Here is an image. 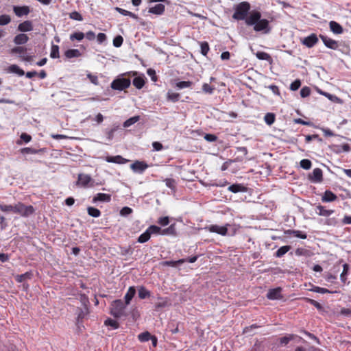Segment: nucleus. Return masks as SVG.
<instances>
[{"instance_id":"obj_1","label":"nucleus","mask_w":351,"mask_h":351,"mask_svg":"<svg viewBox=\"0 0 351 351\" xmlns=\"http://www.w3.org/2000/svg\"><path fill=\"white\" fill-rule=\"evenodd\" d=\"M245 23L248 26H254L255 32H263L268 34L271 31L269 22L267 19H261V13L259 11L253 10L250 12L248 17L245 19Z\"/></svg>"},{"instance_id":"obj_2","label":"nucleus","mask_w":351,"mask_h":351,"mask_svg":"<svg viewBox=\"0 0 351 351\" xmlns=\"http://www.w3.org/2000/svg\"><path fill=\"white\" fill-rule=\"evenodd\" d=\"M127 306L121 300H115L110 304V313L117 319L125 317L128 316Z\"/></svg>"},{"instance_id":"obj_3","label":"nucleus","mask_w":351,"mask_h":351,"mask_svg":"<svg viewBox=\"0 0 351 351\" xmlns=\"http://www.w3.org/2000/svg\"><path fill=\"white\" fill-rule=\"evenodd\" d=\"M251 5L247 1H242L234 6V12L232 18L237 21L245 20L248 17Z\"/></svg>"},{"instance_id":"obj_4","label":"nucleus","mask_w":351,"mask_h":351,"mask_svg":"<svg viewBox=\"0 0 351 351\" xmlns=\"http://www.w3.org/2000/svg\"><path fill=\"white\" fill-rule=\"evenodd\" d=\"M14 213L22 217H27L34 212V208L32 205L26 206L23 203L18 202L14 206Z\"/></svg>"},{"instance_id":"obj_5","label":"nucleus","mask_w":351,"mask_h":351,"mask_svg":"<svg viewBox=\"0 0 351 351\" xmlns=\"http://www.w3.org/2000/svg\"><path fill=\"white\" fill-rule=\"evenodd\" d=\"M130 84L131 81L129 78L118 77L112 82L110 87L113 90H123L129 88L130 86Z\"/></svg>"},{"instance_id":"obj_6","label":"nucleus","mask_w":351,"mask_h":351,"mask_svg":"<svg viewBox=\"0 0 351 351\" xmlns=\"http://www.w3.org/2000/svg\"><path fill=\"white\" fill-rule=\"evenodd\" d=\"M12 54H19V57L23 61L30 62L32 60L33 57L27 55V49L23 46H16L10 50Z\"/></svg>"},{"instance_id":"obj_7","label":"nucleus","mask_w":351,"mask_h":351,"mask_svg":"<svg viewBox=\"0 0 351 351\" xmlns=\"http://www.w3.org/2000/svg\"><path fill=\"white\" fill-rule=\"evenodd\" d=\"M229 226V224H226L224 226H220L215 224L206 226L205 227V229L209 231L210 232H214L222 236H226L228 233V226Z\"/></svg>"},{"instance_id":"obj_8","label":"nucleus","mask_w":351,"mask_h":351,"mask_svg":"<svg viewBox=\"0 0 351 351\" xmlns=\"http://www.w3.org/2000/svg\"><path fill=\"white\" fill-rule=\"evenodd\" d=\"M319 37L321 38L324 45L328 49L337 50L339 48V43L337 40L332 39L327 36L320 34Z\"/></svg>"},{"instance_id":"obj_9","label":"nucleus","mask_w":351,"mask_h":351,"mask_svg":"<svg viewBox=\"0 0 351 351\" xmlns=\"http://www.w3.org/2000/svg\"><path fill=\"white\" fill-rule=\"evenodd\" d=\"M319 41L318 37L317 34L313 33L309 36L304 37L301 43L303 45L307 47L308 48H311L314 47Z\"/></svg>"},{"instance_id":"obj_10","label":"nucleus","mask_w":351,"mask_h":351,"mask_svg":"<svg viewBox=\"0 0 351 351\" xmlns=\"http://www.w3.org/2000/svg\"><path fill=\"white\" fill-rule=\"evenodd\" d=\"M309 180L315 183L322 182L323 180V172L319 168H315L313 169L311 174L308 176Z\"/></svg>"},{"instance_id":"obj_11","label":"nucleus","mask_w":351,"mask_h":351,"mask_svg":"<svg viewBox=\"0 0 351 351\" xmlns=\"http://www.w3.org/2000/svg\"><path fill=\"white\" fill-rule=\"evenodd\" d=\"M281 293H282L281 287L271 289L268 291V292L267 293V298L269 300H280L283 298Z\"/></svg>"},{"instance_id":"obj_12","label":"nucleus","mask_w":351,"mask_h":351,"mask_svg":"<svg viewBox=\"0 0 351 351\" xmlns=\"http://www.w3.org/2000/svg\"><path fill=\"white\" fill-rule=\"evenodd\" d=\"M13 11L16 16L18 17H22L23 16H27L30 12L29 7L27 5H23V6H14L13 7Z\"/></svg>"},{"instance_id":"obj_13","label":"nucleus","mask_w":351,"mask_h":351,"mask_svg":"<svg viewBox=\"0 0 351 351\" xmlns=\"http://www.w3.org/2000/svg\"><path fill=\"white\" fill-rule=\"evenodd\" d=\"M148 165L144 161L136 160L131 165L130 168L134 171L142 173L148 168Z\"/></svg>"},{"instance_id":"obj_14","label":"nucleus","mask_w":351,"mask_h":351,"mask_svg":"<svg viewBox=\"0 0 351 351\" xmlns=\"http://www.w3.org/2000/svg\"><path fill=\"white\" fill-rule=\"evenodd\" d=\"M34 26L32 21H25L21 23L17 27L18 31L21 32H27L33 30Z\"/></svg>"},{"instance_id":"obj_15","label":"nucleus","mask_w":351,"mask_h":351,"mask_svg":"<svg viewBox=\"0 0 351 351\" xmlns=\"http://www.w3.org/2000/svg\"><path fill=\"white\" fill-rule=\"evenodd\" d=\"M105 160L108 162H112L117 164H125L129 160L123 158L120 155H117L115 156H108L105 158Z\"/></svg>"},{"instance_id":"obj_16","label":"nucleus","mask_w":351,"mask_h":351,"mask_svg":"<svg viewBox=\"0 0 351 351\" xmlns=\"http://www.w3.org/2000/svg\"><path fill=\"white\" fill-rule=\"evenodd\" d=\"M329 27L331 32L335 34H341L343 32L342 26L336 21H332L329 23Z\"/></svg>"},{"instance_id":"obj_17","label":"nucleus","mask_w":351,"mask_h":351,"mask_svg":"<svg viewBox=\"0 0 351 351\" xmlns=\"http://www.w3.org/2000/svg\"><path fill=\"white\" fill-rule=\"evenodd\" d=\"M337 199V196L331 191L327 190L324 192L322 201L324 202H334Z\"/></svg>"},{"instance_id":"obj_18","label":"nucleus","mask_w":351,"mask_h":351,"mask_svg":"<svg viewBox=\"0 0 351 351\" xmlns=\"http://www.w3.org/2000/svg\"><path fill=\"white\" fill-rule=\"evenodd\" d=\"M29 40V37L27 36V34H17L14 38V44L17 45H24L25 43H27Z\"/></svg>"},{"instance_id":"obj_19","label":"nucleus","mask_w":351,"mask_h":351,"mask_svg":"<svg viewBox=\"0 0 351 351\" xmlns=\"http://www.w3.org/2000/svg\"><path fill=\"white\" fill-rule=\"evenodd\" d=\"M93 202H109L111 201V195L110 194L106 193H97L93 199Z\"/></svg>"},{"instance_id":"obj_20","label":"nucleus","mask_w":351,"mask_h":351,"mask_svg":"<svg viewBox=\"0 0 351 351\" xmlns=\"http://www.w3.org/2000/svg\"><path fill=\"white\" fill-rule=\"evenodd\" d=\"M136 294V289L134 287H130L128 291L124 296V303L127 305L130 304L131 300Z\"/></svg>"},{"instance_id":"obj_21","label":"nucleus","mask_w":351,"mask_h":351,"mask_svg":"<svg viewBox=\"0 0 351 351\" xmlns=\"http://www.w3.org/2000/svg\"><path fill=\"white\" fill-rule=\"evenodd\" d=\"M165 10V6L163 4L159 3L150 8L149 12L154 14L161 15L164 13Z\"/></svg>"},{"instance_id":"obj_22","label":"nucleus","mask_w":351,"mask_h":351,"mask_svg":"<svg viewBox=\"0 0 351 351\" xmlns=\"http://www.w3.org/2000/svg\"><path fill=\"white\" fill-rule=\"evenodd\" d=\"M82 56V53L80 50L76 49H71L64 51V56L67 59H71L73 58H79Z\"/></svg>"},{"instance_id":"obj_23","label":"nucleus","mask_w":351,"mask_h":351,"mask_svg":"<svg viewBox=\"0 0 351 351\" xmlns=\"http://www.w3.org/2000/svg\"><path fill=\"white\" fill-rule=\"evenodd\" d=\"M228 189L229 191L234 193H237L239 192H245L247 191V188L241 184H232L228 187Z\"/></svg>"},{"instance_id":"obj_24","label":"nucleus","mask_w":351,"mask_h":351,"mask_svg":"<svg viewBox=\"0 0 351 351\" xmlns=\"http://www.w3.org/2000/svg\"><path fill=\"white\" fill-rule=\"evenodd\" d=\"M22 154H36L44 152V149H34L32 147H24L20 149Z\"/></svg>"},{"instance_id":"obj_25","label":"nucleus","mask_w":351,"mask_h":351,"mask_svg":"<svg viewBox=\"0 0 351 351\" xmlns=\"http://www.w3.org/2000/svg\"><path fill=\"white\" fill-rule=\"evenodd\" d=\"M132 84L137 89H141L145 84V77L138 76L134 77Z\"/></svg>"},{"instance_id":"obj_26","label":"nucleus","mask_w":351,"mask_h":351,"mask_svg":"<svg viewBox=\"0 0 351 351\" xmlns=\"http://www.w3.org/2000/svg\"><path fill=\"white\" fill-rule=\"evenodd\" d=\"M256 56L258 59L261 60H266L269 63L273 62L271 56L269 53L264 51H258L256 53Z\"/></svg>"},{"instance_id":"obj_27","label":"nucleus","mask_w":351,"mask_h":351,"mask_svg":"<svg viewBox=\"0 0 351 351\" xmlns=\"http://www.w3.org/2000/svg\"><path fill=\"white\" fill-rule=\"evenodd\" d=\"M32 276H33V274H32V271H27L25 274L16 275L15 276V280L18 282H23V281H25L26 280L31 279L32 278Z\"/></svg>"},{"instance_id":"obj_28","label":"nucleus","mask_w":351,"mask_h":351,"mask_svg":"<svg viewBox=\"0 0 351 351\" xmlns=\"http://www.w3.org/2000/svg\"><path fill=\"white\" fill-rule=\"evenodd\" d=\"M8 71L9 73H13L19 75V76H22L25 75V72L23 69H21L18 65L16 64H12L10 65L8 69Z\"/></svg>"},{"instance_id":"obj_29","label":"nucleus","mask_w":351,"mask_h":351,"mask_svg":"<svg viewBox=\"0 0 351 351\" xmlns=\"http://www.w3.org/2000/svg\"><path fill=\"white\" fill-rule=\"evenodd\" d=\"M317 210H319L318 215L324 217H328L334 213L333 210H327L322 205H318L317 206Z\"/></svg>"},{"instance_id":"obj_30","label":"nucleus","mask_w":351,"mask_h":351,"mask_svg":"<svg viewBox=\"0 0 351 351\" xmlns=\"http://www.w3.org/2000/svg\"><path fill=\"white\" fill-rule=\"evenodd\" d=\"M91 180V178L88 176V175H86V174H80L78 176V182L84 186H87L89 182H90Z\"/></svg>"},{"instance_id":"obj_31","label":"nucleus","mask_w":351,"mask_h":351,"mask_svg":"<svg viewBox=\"0 0 351 351\" xmlns=\"http://www.w3.org/2000/svg\"><path fill=\"white\" fill-rule=\"evenodd\" d=\"M161 234L162 235H176V226L175 224H171L168 228L165 229H161Z\"/></svg>"},{"instance_id":"obj_32","label":"nucleus","mask_w":351,"mask_h":351,"mask_svg":"<svg viewBox=\"0 0 351 351\" xmlns=\"http://www.w3.org/2000/svg\"><path fill=\"white\" fill-rule=\"evenodd\" d=\"M115 10L119 12L121 14L123 15V16H130L134 19H138V16L136 14L130 12V11H128L126 10H124L123 8H115Z\"/></svg>"},{"instance_id":"obj_33","label":"nucleus","mask_w":351,"mask_h":351,"mask_svg":"<svg viewBox=\"0 0 351 351\" xmlns=\"http://www.w3.org/2000/svg\"><path fill=\"white\" fill-rule=\"evenodd\" d=\"M186 262L184 258L179 259L178 261H167L162 263V265L164 266H169V267H176L178 265L182 264Z\"/></svg>"},{"instance_id":"obj_34","label":"nucleus","mask_w":351,"mask_h":351,"mask_svg":"<svg viewBox=\"0 0 351 351\" xmlns=\"http://www.w3.org/2000/svg\"><path fill=\"white\" fill-rule=\"evenodd\" d=\"M291 249V246L290 245H285V246H282L280 247L276 252V254H275V256L276 257H282L289 250Z\"/></svg>"},{"instance_id":"obj_35","label":"nucleus","mask_w":351,"mask_h":351,"mask_svg":"<svg viewBox=\"0 0 351 351\" xmlns=\"http://www.w3.org/2000/svg\"><path fill=\"white\" fill-rule=\"evenodd\" d=\"M85 37V34L81 32H75L70 35V40L71 41L78 40L81 41Z\"/></svg>"},{"instance_id":"obj_36","label":"nucleus","mask_w":351,"mask_h":351,"mask_svg":"<svg viewBox=\"0 0 351 351\" xmlns=\"http://www.w3.org/2000/svg\"><path fill=\"white\" fill-rule=\"evenodd\" d=\"M87 213L90 216L93 217H99L101 215V211L99 209L92 206H88L87 208Z\"/></svg>"},{"instance_id":"obj_37","label":"nucleus","mask_w":351,"mask_h":351,"mask_svg":"<svg viewBox=\"0 0 351 351\" xmlns=\"http://www.w3.org/2000/svg\"><path fill=\"white\" fill-rule=\"evenodd\" d=\"M139 120H140V116H138V115L130 117V119H127L123 123V127L128 128V127L131 126L132 125L134 124L135 123H136L137 121H138Z\"/></svg>"},{"instance_id":"obj_38","label":"nucleus","mask_w":351,"mask_h":351,"mask_svg":"<svg viewBox=\"0 0 351 351\" xmlns=\"http://www.w3.org/2000/svg\"><path fill=\"white\" fill-rule=\"evenodd\" d=\"M138 297L141 299H145L150 296V292L147 290L144 287H140L138 288Z\"/></svg>"},{"instance_id":"obj_39","label":"nucleus","mask_w":351,"mask_h":351,"mask_svg":"<svg viewBox=\"0 0 351 351\" xmlns=\"http://www.w3.org/2000/svg\"><path fill=\"white\" fill-rule=\"evenodd\" d=\"M296 337H297V335H293V334H290V335H288L287 336L282 337L280 338V339H279L280 343L281 345L286 346L287 344L289 343V342L290 341L294 339V338Z\"/></svg>"},{"instance_id":"obj_40","label":"nucleus","mask_w":351,"mask_h":351,"mask_svg":"<svg viewBox=\"0 0 351 351\" xmlns=\"http://www.w3.org/2000/svg\"><path fill=\"white\" fill-rule=\"evenodd\" d=\"M152 335L148 331L143 332L140 333L138 335V339L141 342H146L150 340L152 338Z\"/></svg>"},{"instance_id":"obj_41","label":"nucleus","mask_w":351,"mask_h":351,"mask_svg":"<svg viewBox=\"0 0 351 351\" xmlns=\"http://www.w3.org/2000/svg\"><path fill=\"white\" fill-rule=\"evenodd\" d=\"M50 57L53 59L58 58L60 57L58 45H51Z\"/></svg>"},{"instance_id":"obj_42","label":"nucleus","mask_w":351,"mask_h":351,"mask_svg":"<svg viewBox=\"0 0 351 351\" xmlns=\"http://www.w3.org/2000/svg\"><path fill=\"white\" fill-rule=\"evenodd\" d=\"M201 47V53L204 56H207L208 51H210V47L208 43L206 41L200 42L199 43Z\"/></svg>"},{"instance_id":"obj_43","label":"nucleus","mask_w":351,"mask_h":351,"mask_svg":"<svg viewBox=\"0 0 351 351\" xmlns=\"http://www.w3.org/2000/svg\"><path fill=\"white\" fill-rule=\"evenodd\" d=\"M275 119H276L275 114L274 113H271V112L267 113L264 117V120H265V123L269 125H271V124H273L275 121Z\"/></svg>"},{"instance_id":"obj_44","label":"nucleus","mask_w":351,"mask_h":351,"mask_svg":"<svg viewBox=\"0 0 351 351\" xmlns=\"http://www.w3.org/2000/svg\"><path fill=\"white\" fill-rule=\"evenodd\" d=\"M151 235L147 230L143 234H141L138 238V242L143 243L149 240Z\"/></svg>"},{"instance_id":"obj_45","label":"nucleus","mask_w":351,"mask_h":351,"mask_svg":"<svg viewBox=\"0 0 351 351\" xmlns=\"http://www.w3.org/2000/svg\"><path fill=\"white\" fill-rule=\"evenodd\" d=\"M164 182H165L166 186L171 189V190L175 191L176 189V182L173 178H166Z\"/></svg>"},{"instance_id":"obj_46","label":"nucleus","mask_w":351,"mask_h":351,"mask_svg":"<svg viewBox=\"0 0 351 351\" xmlns=\"http://www.w3.org/2000/svg\"><path fill=\"white\" fill-rule=\"evenodd\" d=\"M180 94L173 92H168L167 99L173 102H176L180 99Z\"/></svg>"},{"instance_id":"obj_47","label":"nucleus","mask_w":351,"mask_h":351,"mask_svg":"<svg viewBox=\"0 0 351 351\" xmlns=\"http://www.w3.org/2000/svg\"><path fill=\"white\" fill-rule=\"evenodd\" d=\"M147 230L149 232L150 235L152 234H161V228L157 226L152 225Z\"/></svg>"},{"instance_id":"obj_48","label":"nucleus","mask_w":351,"mask_h":351,"mask_svg":"<svg viewBox=\"0 0 351 351\" xmlns=\"http://www.w3.org/2000/svg\"><path fill=\"white\" fill-rule=\"evenodd\" d=\"M312 291H314V292H316V293H337V291H331L326 288H322V287H314L313 289H312Z\"/></svg>"},{"instance_id":"obj_49","label":"nucleus","mask_w":351,"mask_h":351,"mask_svg":"<svg viewBox=\"0 0 351 351\" xmlns=\"http://www.w3.org/2000/svg\"><path fill=\"white\" fill-rule=\"evenodd\" d=\"M300 167L306 170L310 169L312 166V162L308 159H302L300 162Z\"/></svg>"},{"instance_id":"obj_50","label":"nucleus","mask_w":351,"mask_h":351,"mask_svg":"<svg viewBox=\"0 0 351 351\" xmlns=\"http://www.w3.org/2000/svg\"><path fill=\"white\" fill-rule=\"evenodd\" d=\"M106 326H109L112 327L114 329H117L119 327V324L117 321L108 318L104 322Z\"/></svg>"},{"instance_id":"obj_51","label":"nucleus","mask_w":351,"mask_h":351,"mask_svg":"<svg viewBox=\"0 0 351 351\" xmlns=\"http://www.w3.org/2000/svg\"><path fill=\"white\" fill-rule=\"evenodd\" d=\"M302 300L313 305L318 310L322 309V306L321 305V304H319L316 300L308 298H303Z\"/></svg>"},{"instance_id":"obj_52","label":"nucleus","mask_w":351,"mask_h":351,"mask_svg":"<svg viewBox=\"0 0 351 351\" xmlns=\"http://www.w3.org/2000/svg\"><path fill=\"white\" fill-rule=\"evenodd\" d=\"M215 89V88L213 86H210V84H208L207 83H204L202 85V90L205 93L212 94L214 92Z\"/></svg>"},{"instance_id":"obj_53","label":"nucleus","mask_w":351,"mask_h":351,"mask_svg":"<svg viewBox=\"0 0 351 351\" xmlns=\"http://www.w3.org/2000/svg\"><path fill=\"white\" fill-rule=\"evenodd\" d=\"M161 301L160 302H158L157 303L155 304V308L156 309H159V308H164L166 306H167L168 304V300L167 298H159Z\"/></svg>"},{"instance_id":"obj_54","label":"nucleus","mask_w":351,"mask_h":351,"mask_svg":"<svg viewBox=\"0 0 351 351\" xmlns=\"http://www.w3.org/2000/svg\"><path fill=\"white\" fill-rule=\"evenodd\" d=\"M11 18L9 15L2 14L0 16V25H5L10 23Z\"/></svg>"},{"instance_id":"obj_55","label":"nucleus","mask_w":351,"mask_h":351,"mask_svg":"<svg viewBox=\"0 0 351 351\" xmlns=\"http://www.w3.org/2000/svg\"><path fill=\"white\" fill-rule=\"evenodd\" d=\"M0 210L3 212L9 213L12 212L14 213V206L12 205H5L0 204Z\"/></svg>"},{"instance_id":"obj_56","label":"nucleus","mask_w":351,"mask_h":351,"mask_svg":"<svg viewBox=\"0 0 351 351\" xmlns=\"http://www.w3.org/2000/svg\"><path fill=\"white\" fill-rule=\"evenodd\" d=\"M70 19L78 21H81L83 20V17L80 13L77 11L72 12L69 14Z\"/></svg>"},{"instance_id":"obj_57","label":"nucleus","mask_w":351,"mask_h":351,"mask_svg":"<svg viewBox=\"0 0 351 351\" xmlns=\"http://www.w3.org/2000/svg\"><path fill=\"white\" fill-rule=\"evenodd\" d=\"M192 84L191 81H181L176 84V87L178 88H189L191 86Z\"/></svg>"},{"instance_id":"obj_58","label":"nucleus","mask_w":351,"mask_h":351,"mask_svg":"<svg viewBox=\"0 0 351 351\" xmlns=\"http://www.w3.org/2000/svg\"><path fill=\"white\" fill-rule=\"evenodd\" d=\"M123 38L121 36H117L113 39V45L116 47H119L122 45Z\"/></svg>"},{"instance_id":"obj_59","label":"nucleus","mask_w":351,"mask_h":351,"mask_svg":"<svg viewBox=\"0 0 351 351\" xmlns=\"http://www.w3.org/2000/svg\"><path fill=\"white\" fill-rule=\"evenodd\" d=\"M311 94V88L308 86H304L300 90V95L304 98L309 96Z\"/></svg>"},{"instance_id":"obj_60","label":"nucleus","mask_w":351,"mask_h":351,"mask_svg":"<svg viewBox=\"0 0 351 351\" xmlns=\"http://www.w3.org/2000/svg\"><path fill=\"white\" fill-rule=\"evenodd\" d=\"M343 269L342 273L341 274L340 278H341V281L345 282V281L346 280V275H347L348 271L349 270V265L346 263L343 265Z\"/></svg>"},{"instance_id":"obj_61","label":"nucleus","mask_w":351,"mask_h":351,"mask_svg":"<svg viewBox=\"0 0 351 351\" xmlns=\"http://www.w3.org/2000/svg\"><path fill=\"white\" fill-rule=\"evenodd\" d=\"M301 86V81L300 80H295L290 85V89L291 90H297Z\"/></svg>"},{"instance_id":"obj_62","label":"nucleus","mask_w":351,"mask_h":351,"mask_svg":"<svg viewBox=\"0 0 351 351\" xmlns=\"http://www.w3.org/2000/svg\"><path fill=\"white\" fill-rule=\"evenodd\" d=\"M158 223L162 226H166L169 223V217H162L158 219Z\"/></svg>"},{"instance_id":"obj_63","label":"nucleus","mask_w":351,"mask_h":351,"mask_svg":"<svg viewBox=\"0 0 351 351\" xmlns=\"http://www.w3.org/2000/svg\"><path fill=\"white\" fill-rule=\"evenodd\" d=\"M132 211L133 210L131 208L128 206H125L120 210V214L122 216H127L128 215H130L132 213Z\"/></svg>"},{"instance_id":"obj_64","label":"nucleus","mask_w":351,"mask_h":351,"mask_svg":"<svg viewBox=\"0 0 351 351\" xmlns=\"http://www.w3.org/2000/svg\"><path fill=\"white\" fill-rule=\"evenodd\" d=\"M87 77L89 79L91 83H93L95 85L99 84V80L97 75H93L91 73L87 74Z\"/></svg>"}]
</instances>
